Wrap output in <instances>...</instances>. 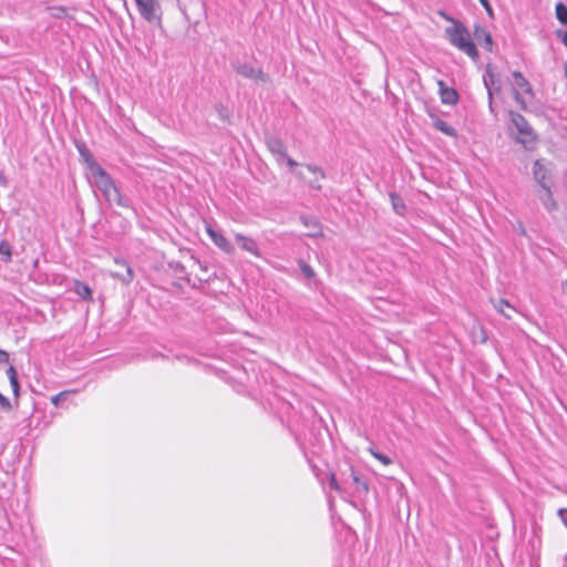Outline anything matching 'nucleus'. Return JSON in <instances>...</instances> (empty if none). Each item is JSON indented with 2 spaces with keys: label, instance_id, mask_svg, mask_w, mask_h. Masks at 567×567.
Wrapping results in <instances>:
<instances>
[{
  "label": "nucleus",
  "instance_id": "obj_45",
  "mask_svg": "<svg viewBox=\"0 0 567 567\" xmlns=\"http://www.w3.org/2000/svg\"><path fill=\"white\" fill-rule=\"evenodd\" d=\"M563 291L567 295V279L563 282Z\"/></svg>",
  "mask_w": 567,
  "mask_h": 567
},
{
  "label": "nucleus",
  "instance_id": "obj_42",
  "mask_svg": "<svg viewBox=\"0 0 567 567\" xmlns=\"http://www.w3.org/2000/svg\"><path fill=\"white\" fill-rule=\"evenodd\" d=\"M8 361H9L8 352L0 349V363H6Z\"/></svg>",
  "mask_w": 567,
  "mask_h": 567
},
{
  "label": "nucleus",
  "instance_id": "obj_11",
  "mask_svg": "<svg viewBox=\"0 0 567 567\" xmlns=\"http://www.w3.org/2000/svg\"><path fill=\"white\" fill-rule=\"evenodd\" d=\"M473 35L475 40L487 51L493 50V38L489 31L481 24H475Z\"/></svg>",
  "mask_w": 567,
  "mask_h": 567
},
{
  "label": "nucleus",
  "instance_id": "obj_39",
  "mask_svg": "<svg viewBox=\"0 0 567 567\" xmlns=\"http://www.w3.org/2000/svg\"><path fill=\"white\" fill-rule=\"evenodd\" d=\"M556 34L561 40L564 45L567 47V30H557Z\"/></svg>",
  "mask_w": 567,
  "mask_h": 567
},
{
  "label": "nucleus",
  "instance_id": "obj_4",
  "mask_svg": "<svg viewBox=\"0 0 567 567\" xmlns=\"http://www.w3.org/2000/svg\"><path fill=\"white\" fill-rule=\"evenodd\" d=\"M533 176L536 183L540 186V188L551 187V173L543 159H536L534 162Z\"/></svg>",
  "mask_w": 567,
  "mask_h": 567
},
{
  "label": "nucleus",
  "instance_id": "obj_34",
  "mask_svg": "<svg viewBox=\"0 0 567 567\" xmlns=\"http://www.w3.org/2000/svg\"><path fill=\"white\" fill-rule=\"evenodd\" d=\"M71 392L70 391H62L51 398V402L54 405H59V403L64 400Z\"/></svg>",
  "mask_w": 567,
  "mask_h": 567
},
{
  "label": "nucleus",
  "instance_id": "obj_32",
  "mask_svg": "<svg viewBox=\"0 0 567 567\" xmlns=\"http://www.w3.org/2000/svg\"><path fill=\"white\" fill-rule=\"evenodd\" d=\"M52 16L54 18L61 19L68 16V9L64 7H53L52 9Z\"/></svg>",
  "mask_w": 567,
  "mask_h": 567
},
{
  "label": "nucleus",
  "instance_id": "obj_10",
  "mask_svg": "<svg viewBox=\"0 0 567 567\" xmlns=\"http://www.w3.org/2000/svg\"><path fill=\"white\" fill-rule=\"evenodd\" d=\"M342 483L347 484L349 481H351L357 486L358 492L364 494L369 492L368 482L358 472H355L352 466L349 467V474L346 475V473H342Z\"/></svg>",
  "mask_w": 567,
  "mask_h": 567
},
{
  "label": "nucleus",
  "instance_id": "obj_35",
  "mask_svg": "<svg viewBox=\"0 0 567 567\" xmlns=\"http://www.w3.org/2000/svg\"><path fill=\"white\" fill-rule=\"evenodd\" d=\"M513 95H514V100L517 102V104H519V106L523 110H526V107H527L526 102L523 99V96L520 95V93L518 92V90L514 89L513 90Z\"/></svg>",
  "mask_w": 567,
  "mask_h": 567
},
{
  "label": "nucleus",
  "instance_id": "obj_22",
  "mask_svg": "<svg viewBox=\"0 0 567 567\" xmlns=\"http://www.w3.org/2000/svg\"><path fill=\"white\" fill-rule=\"evenodd\" d=\"M390 200H391L393 210L399 216H404V214L406 212V206H405L402 197L395 193H390Z\"/></svg>",
  "mask_w": 567,
  "mask_h": 567
},
{
  "label": "nucleus",
  "instance_id": "obj_29",
  "mask_svg": "<svg viewBox=\"0 0 567 567\" xmlns=\"http://www.w3.org/2000/svg\"><path fill=\"white\" fill-rule=\"evenodd\" d=\"M174 272H175V276L178 278V279H183L185 280L187 284H190V278L189 276L186 274V270H185V267L177 262L174 267Z\"/></svg>",
  "mask_w": 567,
  "mask_h": 567
},
{
  "label": "nucleus",
  "instance_id": "obj_18",
  "mask_svg": "<svg viewBox=\"0 0 567 567\" xmlns=\"http://www.w3.org/2000/svg\"><path fill=\"white\" fill-rule=\"evenodd\" d=\"M306 168L310 173L316 175V177L313 179L309 181V186L313 189L320 190L322 188V186L320 184V179L326 178V174H324L323 169L320 166L313 165V164H307Z\"/></svg>",
  "mask_w": 567,
  "mask_h": 567
},
{
  "label": "nucleus",
  "instance_id": "obj_8",
  "mask_svg": "<svg viewBox=\"0 0 567 567\" xmlns=\"http://www.w3.org/2000/svg\"><path fill=\"white\" fill-rule=\"evenodd\" d=\"M136 6L141 16L147 20L153 21L156 17V11L159 9V4L156 0H135Z\"/></svg>",
  "mask_w": 567,
  "mask_h": 567
},
{
  "label": "nucleus",
  "instance_id": "obj_36",
  "mask_svg": "<svg viewBox=\"0 0 567 567\" xmlns=\"http://www.w3.org/2000/svg\"><path fill=\"white\" fill-rule=\"evenodd\" d=\"M214 277H215V275H214V276H208L207 278H204V279L198 278V282H195V281H194V282H192V281H190V284H189V285H190V286H192V288H194V289H200V288H202V284H203V282L208 284V282H210V281L213 280V278H214Z\"/></svg>",
  "mask_w": 567,
  "mask_h": 567
},
{
  "label": "nucleus",
  "instance_id": "obj_19",
  "mask_svg": "<svg viewBox=\"0 0 567 567\" xmlns=\"http://www.w3.org/2000/svg\"><path fill=\"white\" fill-rule=\"evenodd\" d=\"M430 116L433 118V126L437 131H440L443 134L451 136V137L457 136L456 130L454 127H452L451 125H449L445 121L441 120L440 117H437L433 114H430Z\"/></svg>",
  "mask_w": 567,
  "mask_h": 567
},
{
  "label": "nucleus",
  "instance_id": "obj_46",
  "mask_svg": "<svg viewBox=\"0 0 567 567\" xmlns=\"http://www.w3.org/2000/svg\"><path fill=\"white\" fill-rule=\"evenodd\" d=\"M297 176H298L299 178H301V179H303V178H305V176H303V174H302L301 172H298V173H297Z\"/></svg>",
  "mask_w": 567,
  "mask_h": 567
},
{
  "label": "nucleus",
  "instance_id": "obj_16",
  "mask_svg": "<svg viewBox=\"0 0 567 567\" xmlns=\"http://www.w3.org/2000/svg\"><path fill=\"white\" fill-rule=\"evenodd\" d=\"M75 147L82 158V161L87 165L89 169L93 172L95 169V166H101L94 159L93 155L91 154L90 150L86 147L84 142H75Z\"/></svg>",
  "mask_w": 567,
  "mask_h": 567
},
{
  "label": "nucleus",
  "instance_id": "obj_40",
  "mask_svg": "<svg viewBox=\"0 0 567 567\" xmlns=\"http://www.w3.org/2000/svg\"><path fill=\"white\" fill-rule=\"evenodd\" d=\"M488 97V109H489V112L494 115H496V111H495V107H494V95H492V92H489V95H487Z\"/></svg>",
  "mask_w": 567,
  "mask_h": 567
},
{
  "label": "nucleus",
  "instance_id": "obj_48",
  "mask_svg": "<svg viewBox=\"0 0 567 567\" xmlns=\"http://www.w3.org/2000/svg\"><path fill=\"white\" fill-rule=\"evenodd\" d=\"M565 560L567 561V555L565 556Z\"/></svg>",
  "mask_w": 567,
  "mask_h": 567
},
{
  "label": "nucleus",
  "instance_id": "obj_17",
  "mask_svg": "<svg viewBox=\"0 0 567 567\" xmlns=\"http://www.w3.org/2000/svg\"><path fill=\"white\" fill-rule=\"evenodd\" d=\"M537 196L549 213L557 210L558 205L554 199L551 187L542 188V192H539Z\"/></svg>",
  "mask_w": 567,
  "mask_h": 567
},
{
  "label": "nucleus",
  "instance_id": "obj_6",
  "mask_svg": "<svg viewBox=\"0 0 567 567\" xmlns=\"http://www.w3.org/2000/svg\"><path fill=\"white\" fill-rule=\"evenodd\" d=\"M206 231L212 241L225 254L233 255L235 252L234 245L219 230H216L210 225H207Z\"/></svg>",
  "mask_w": 567,
  "mask_h": 567
},
{
  "label": "nucleus",
  "instance_id": "obj_23",
  "mask_svg": "<svg viewBox=\"0 0 567 567\" xmlns=\"http://www.w3.org/2000/svg\"><path fill=\"white\" fill-rule=\"evenodd\" d=\"M6 373L8 375L9 381H10V385L12 388V392H13L14 396L18 398L19 393H20V384H19L18 372H17L16 368L13 365H10L7 369Z\"/></svg>",
  "mask_w": 567,
  "mask_h": 567
},
{
  "label": "nucleus",
  "instance_id": "obj_21",
  "mask_svg": "<svg viewBox=\"0 0 567 567\" xmlns=\"http://www.w3.org/2000/svg\"><path fill=\"white\" fill-rule=\"evenodd\" d=\"M115 262L117 265H121V266H123L125 268V274L116 272V274H114V276L120 278V280L123 284L128 285L133 280V278H134V272H133L132 267L125 260H117L116 259Z\"/></svg>",
  "mask_w": 567,
  "mask_h": 567
},
{
  "label": "nucleus",
  "instance_id": "obj_2",
  "mask_svg": "<svg viewBox=\"0 0 567 567\" xmlns=\"http://www.w3.org/2000/svg\"><path fill=\"white\" fill-rule=\"evenodd\" d=\"M508 114L511 123L519 134V136H517V142L524 145L534 143L537 140V135L527 120L520 113L515 111H509Z\"/></svg>",
  "mask_w": 567,
  "mask_h": 567
},
{
  "label": "nucleus",
  "instance_id": "obj_14",
  "mask_svg": "<svg viewBox=\"0 0 567 567\" xmlns=\"http://www.w3.org/2000/svg\"><path fill=\"white\" fill-rule=\"evenodd\" d=\"M235 239L243 250H246L256 257H260V250L255 239L243 234H236Z\"/></svg>",
  "mask_w": 567,
  "mask_h": 567
},
{
  "label": "nucleus",
  "instance_id": "obj_28",
  "mask_svg": "<svg viewBox=\"0 0 567 567\" xmlns=\"http://www.w3.org/2000/svg\"><path fill=\"white\" fill-rule=\"evenodd\" d=\"M0 256H1V261L3 262H9L11 261V256H12V252H11V246L9 243L2 240L0 243Z\"/></svg>",
  "mask_w": 567,
  "mask_h": 567
},
{
  "label": "nucleus",
  "instance_id": "obj_3",
  "mask_svg": "<svg viewBox=\"0 0 567 567\" xmlns=\"http://www.w3.org/2000/svg\"><path fill=\"white\" fill-rule=\"evenodd\" d=\"M91 174L94 178L95 186L103 195L115 186L114 179L102 166H95V169L91 172Z\"/></svg>",
  "mask_w": 567,
  "mask_h": 567
},
{
  "label": "nucleus",
  "instance_id": "obj_37",
  "mask_svg": "<svg viewBox=\"0 0 567 567\" xmlns=\"http://www.w3.org/2000/svg\"><path fill=\"white\" fill-rule=\"evenodd\" d=\"M489 17H493V8L488 0H478Z\"/></svg>",
  "mask_w": 567,
  "mask_h": 567
},
{
  "label": "nucleus",
  "instance_id": "obj_13",
  "mask_svg": "<svg viewBox=\"0 0 567 567\" xmlns=\"http://www.w3.org/2000/svg\"><path fill=\"white\" fill-rule=\"evenodd\" d=\"M107 203L110 204H116L120 207L123 208H131V200L127 197H124L118 187L115 185L113 188H111L106 194L103 195Z\"/></svg>",
  "mask_w": 567,
  "mask_h": 567
},
{
  "label": "nucleus",
  "instance_id": "obj_41",
  "mask_svg": "<svg viewBox=\"0 0 567 567\" xmlns=\"http://www.w3.org/2000/svg\"><path fill=\"white\" fill-rule=\"evenodd\" d=\"M281 159H285L290 168L298 166V163L295 159H292L291 157H289L288 155H287V157H280V161Z\"/></svg>",
  "mask_w": 567,
  "mask_h": 567
},
{
  "label": "nucleus",
  "instance_id": "obj_24",
  "mask_svg": "<svg viewBox=\"0 0 567 567\" xmlns=\"http://www.w3.org/2000/svg\"><path fill=\"white\" fill-rule=\"evenodd\" d=\"M74 291L83 300H92V290L85 282L79 280L75 281Z\"/></svg>",
  "mask_w": 567,
  "mask_h": 567
},
{
  "label": "nucleus",
  "instance_id": "obj_7",
  "mask_svg": "<svg viewBox=\"0 0 567 567\" xmlns=\"http://www.w3.org/2000/svg\"><path fill=\"white\" fill-rule=\"evenodd\" d=\"M484 86L486 87L487 95L492 92V95L498 93L502 90V82L492 68L491 64L486 65L485 72L483 74Z\"/></svg>",
  "mask_w": 567,
  "mask_h": 567
},
{
  "label": "nucleus",
  "instance_id": "obj_44",
  "mask_svg": "<svg viewBox=\"0 0 567 567\" xmlns=\"http://www.w3.org/2000/svg\"><path fill=\"white\" fill-rule=\"evenodd\" d=\"M495 307H496V309H497V310H498V311H499L504 317H506V318H508V319L511 318V315H509L508 312H506V311L504 310V308L498 307V306H495Z\"/></svg>",
  "mask_w": 567,
  "mask_h": 567
},
{
  "label": "nucleus",
  "instance_id": "obj_15",
  "mask_svg": "<svg viewBox=\"0 0 567 567\" xmlns=\"http://www.w3.org/2000/svg\"><path fill=\"white\" fill-rule=\"evenodd\" d=\"M440 96L443 104L454 105L458 101V93L453 87H447L444 81H439Z\"/></svg>",
  "mask_w": 567,
  "mask_h": 567
},
{
  "label": "nucleus",
  "instance_id": "obj_31",
  "mask_svg": "<svg viewBox=\"0 0 567 567\" xmlns=\"http://www.w3.org/2000/svg\"><path fill=\"white\" fill-rule=\"evenodd\" d=\"M370 452H371V454H372L377 460H379L382 464H384V465H389V464H391V463H392L391 458H390L388 455L382 454V453H380V452H377V451H374V450H372V449L370 450Z\"/></svg>",
  "mask_w": 567,
  "mask_h": 567
},
{
  "label": "nucleus",
  "instance_id": "obj_47",
  "mask_svg": "<svg viewBox=\"0 0 567 567\" xmlns=\"http://www.w3.org/2000/svg\"><path fill=\"white\" fill-rule=\"evenodd\" d=\"M525 233H526V231H525V228H524V227H520V229H519V234H520V235H525Z\"/></svg>",
  "mask_w": 567,
  "mask_h": 567
},
{
  "label": "nucleus",
  "instance_id": "obj_1",
  "mask_svg": "<svg viewBox=\"0 0 567 567\" xmlns=\"http://www.w3.org/2000/svg\"><path fill=\"white\" fill-rule=\"evenodd\" d=\"M442 16L453 22L452 27L445 29V33L451 44L466 53L472 60L476 61L480 56V53L475 43L470 38L467 28L461 21L453 20L452 18L446 17L444 13H442Z\"/></svg>",
  "mask_w": 567,
  "mask_h": 567
},
{
  "label": "nucleus",
  "instance_id": "obj_33",
  "mask_svg": "<svg viewBox=\"0 0 567 567\" xmlns=\"http://www.w3.org/2000/svg\"><path fill=\"white\" fill-rule=\"evenodd\" d=\"M12 409L10 400L0 393V410L9 412Z\"/></svg>",
  "mask_w": 567,
  "mask_h": 567
},
{
  "label": "nucleus",
  "instance_id": "obj_9",
  "mask_svg": "<svg viewBox=\"0 0 567 567\" xmlns=\"http://www.w3.org/2000/svg\"><path fill=\"white\" fill-rule=\"evenodd\" d=\"M266 145L268 150L277 156L278 162H280V157H287V147L280 137L275 135L267 136Z\"/></svg>",
  "mask_w": 567,
  "mask_h": 567
},
{
  "label": "nucleus",
  "instance_id": "obj_38",
  "mask_svg": "<svg viewBox=\"0 0 567 567\" xmlns=\"http://www.w3.org/2000/svg\"><path fill=\"white\" fill-rule=\"evenodd\" d=\"M557 514L560 517L565 527L567 528V508H559Z\"/></svg>",
  "mask_w": 567,
  "mask_h": 567
},
{
  "label": "nucleus",
  "instance_id": "obj_26",
  "mask_svg": "<svg viewBox=\"0 0 567 567\" xmlns=\"http://www.w3.org/2000/svg\"><path fill=\"white\" fill-rule=\"evenodd\" d=\"M297 262H298V266H299V268H300V270H301L302 275H303L306 278H308V279H310V280L316 279L317 274H316L315 269H313L309 264H307V262H306L305 260H302V259H298V261H297Z\"/></svg>",
  "mask_w": 567,
  "mask_h": 567
},
{
  "label": "nucleus",
  "instance_id": "obj_30",
  "mask_svg": "<svg viewBox=\"0 0 567 567\" xmlns=\"http://www.w3.org/2000/svg\"><path fill=\"white\" fill-rule=\"evenodd\" d=\"M329 485L333 491L338 493L342 492L341 484L338 482L336 474L333 472H330L329 474Z\"/></svg>",
  "mask_w": 567,
  "mask_h": 567
},
{
  "label": "nucleus",
  "instance_id": "obj_20",
  "mask_svg": "<svg viewBox=\"0 0 567 567\" xmlns=\"http://www.w3.org/2000/svg\"><path fill=\"white\" fill-rule=\"evenodd\" d=\"M514 79V85L516 87L522 89L525 93L533 94V89L526 78L519 71H514L512 73Z\"/></svg>",
  "mask_w": 567,
  "mask_h": 567
},
{
  "label": "nucleus",
  "instance_id": "obj_25",
  "mask_svg": "<svg viewBox=\"0 0 567 567\" xmlns=\"http://www.w3.org/2000/svg\"><path fill=\"white\" fill-rule=\"evenodd\" d=\"M214 109L223 122L230 123L231 112L226 105L223 103H216Z\"/></svg>",
  "mask_w": 567,
  "mask_h": 567
},
{
  "label": "nucleus",
  "instance_id": "obj_27",
  "mask_svg": "<svg viewBox=\"0 0 567 567\" xmlns=\"http://www.w3.org/2000/svg\"><path fill=\"white\" fill-rule=\"evenodd\" d=\"M555 12L557 20L561 24L567 25V7L563 2H558L556 4Z\"/></svg>",
  "mask_w": 567,
  "mask_h": 567
},
{
  "label": "nucleus",
  "instance_id": "obj_43",
  "mask_svg": "<svg viewBox=\"0 0 567 567\" xmlns=\"http://www.w3.org/2000/svg\"><path fill=\"white\" fill-rule=\"evenodd\" d=\"M496 306L502 307V308L504 307V309L509 308V309H512V310H513V308L511 307V305H509L506 300H504V299H501Z\"/></svg>",
  "mask_w": 567,
  "mask_h": 567
},
{
  "label": "nucleus",
  "instance_id": "obj_12",
  "mask_svg": "<svg viewBox=\"0 0 567 567\" xmlns=\"http://www.w3.org/2000/svg\"><path fill=\"white\" fill-rule=\"evenodd\" d=\"M299 219L303 226L309 228V231L306 234L308 237L317 238L323 236L322 226L316 217L301 215Z\"/></svg>",
  "mask_w": 567,
  "mask_h": 567
},
{
  "label": "nucleus",
  "instance_id": "obj_5",
  "mask_svg": "<svg viewBox=\"0 0 567 567\" xmlns=\"http://www.w3.org/2000/svg\"><path fill=\"white\" fill-rule=\"evenodd\" d=\"M233 69L246 79L266 81V74L260 69H255L249 63H241L239 61L231 63Z\"/></svg>",
  "mask_w": 567,
  "mask_h": 567
}]
</instances>
